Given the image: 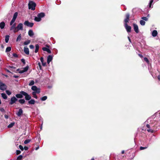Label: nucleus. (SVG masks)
I'll return each mask as SVG.
<instances>
[{
    "label": "nucleus",
    "instance_id": "f257e3e1",
    "mask_svg": "<svg viewBox=\"0 0 160 160\" xmlns=\"http://www.w3.org/2000/svg\"><path fill=\"white\" fill-rule=\"evenodd\" d=\"M31 89L34 91L32 92V94L33 98L36 99L38 98V97L36 95V93H39L40 92V90L36 86H33L32 87Z\"/></svg>",
    "mask_w": 160,
    "mask_h": 160
},
{
    "label": "nucleus",
    "instance_id": "f03ea898",
    "mask_svg": "<svg viewBox=\"0 0 160 160\" xmlns=\"http://www.w3.org/2000/svg\"><path fill=\"white\" fill-rule=\"evenodd\" d=\"M28 8L32 10H35L36 6V4L32 1H29L28 4Z\"/></svg>",
    "mask_w": 160,
    "mask_h": 160
},
{
    "label": "nucleus",
    "instance_id": "7ed1b4c3",
    "mask_svg": "<svg viewBox=\"0 0 160 160\" xmlns=\"http://www.w3.org/2000/svg\"><path fill=\"white\" fill-rule=\"evenodd\" d=\"M23 30V24L22 23H19L17 27H16V29L14 31V33L17 32L19 30Z\"/></svg>",
    "mask_w": 160,
    "mask_h": 160
},
{
    "label": "nucleus",
    "instance_id": "20e7f679",
    "mask_svg": "<svg viewBox=\"0 0 160 160\" xmlns=\"http://www.w3.org/2000/svg\"><path fill=\"white\" fill-rule=\"evenodd\" d=\"M22 93L23 95L25 96V99L26 100H29L31 99V96L29 95L28 93L22 91Z\"/></svg>",
    "mask_w": 160,
    "mask_h": 160
},
{
    "label": "nucleus",
    "instance_id": "39448f33",
    "mask_svg": "<svg viewBox=\"0 0 160 160\" xmlns=\"http://www.w3.org/2000/svg\"><path fill=\"white\" fill-rule=\"evenodd\" d=\"M7 88V85L0 81V90L4 91L6 90Z\"/></svg>",
    "mask_w": 160,
    "mask_h": 160
},
{
    "label": "nucleus",
    "instance_id": "423d86ee",
    "mask_svg": "<svg viewBox=\"0 0 160 160\" xmlns=\"http://www.w3.org/2000/svg\"><path fill=\"white\" fill-rule=\"evenodd\" d=\"M18 15V13L17 12H16L14 13L12 19L10 23V25H12L13 23L15 22L17 17Z\"/></svg>",
    "mask_w": 160,
    "mask_h": 160
},
{
    "label": "nucleus",
    "instance_id": "0eeeda50",
    "mask_svg": "<svg viewBox=\"0 0 160 160\" xmlns=\"http://www.w3.org/2000/svg\"><path fill=\"white\" fill-rule=\"evenodd\" d=\"M18 99L14 96H13L11 98L10 101L9 102L10 105H12L14 103H15L17 101Z\"/></svg>",
    "mask_w": 160,
    "mask_h": 160
},
{
    "label": "nucleus",
    "instance_id": "6e6552de",
    "mask_svg": "<svg viewBox=\"0 0 160 160\" xmlns=\"http://www.w3.org/2000/svg\"><path fill=\"white\" fill-rule=\"evenodd\" d=\"M24 24L25 25L30 27H32L34 24L33 23L29 22L28 21H25Z\"/></svg>",
    "mask_w": 160,
    "mask_h": 160
},
{
    "label": "nucleus",
    "instance_id": "1a4fd4ad",
    "mask_svg": "<svg viewBox=\"0 0 160 160\" xmlns=\"http://www.w3.org/2000/svg\"><path fill=\"white\" fill-rule=\"evenodd\" d=\"M28 69V66H27L26 67L22 68L21 70L18 71L20 73H23L27 71Z\"/></svg>",
    "mask_w": 160,
    "mask_h": 160
},
{
    "label": "nucleus",
    "instance_id": "9d476101",
    "mask_svg": "<svg viewBox=\"0 0 160 160\" xmlns=\"http://www.w3.org/2000/svg\"><path fill=\"white\" fill-rule=\"evenodd\" d=\"M124 26L128 32H130L131 31V28L130 26H128L127 23L124 24Z\"/></svg>",
    "mask_w": 160,
    "mask_h": 160
},
{
    "label": "nucleus",
    "instance_id": "9b49d317",
    "mask_svg": "<svg viewBox=\"0 0 160 160\" xmlns=\"http://www.w3.org/2000/svg\"><path fill=\"white\" fill-rule=\"evenodd\" d=\"M133 26L134 30L135 32L137 33H138L139 32V29L138 26L135 23H133Z\"/></svg>",
    "mask_w": 160,
    "mask_h": 160
},
{
    "label": "nucleus",
    "instance_id": "f8f14e48",
    "mask_svg": "<svg viewBox=\"0 0 160 160\" xmlns=\"http://www.w3.org/2000/svg\"><path fill=\"white\" fill-rule=\"evenodd\" d=\"M130 15L128 13H127L126 15V18L124 19V21L125 22L124 24L127 23L128 22L129 20V18Z\"/></svg>",
    "mask_w": 160,
    "mask_h": 160
},
{
    "label": "nucleus",
    "instance_id": "ddd939ff",
    "mask_svg": "<svg viewBox=\"0 0 160 160\" xmlns=\"http://www.w3.org/2000/svg\"><path fill=\"white\" fill-rule=\"evenodd\" d=\"M23 110L22 108H20L18 111L17 113V115L18 117H20L22 114Z\"/></svg>",
    "mask_w": 160,
    "mask_h": 160
},
{
    "label": "nucleus",
    "instance_id": "4468645a",
    "mask_svg": "<svg viewBox=\"0 0 160 160\" xmlns=\"http://www.w3.org/2000/svg\"><path fill=\"white\" fill-rule=\"evenodd\" d=\"M11 27L10 28V30H13V32H14V31L16 29V24L14 23L12 24V25H11Z\"/></svg>",
    "mask_w": 160,
    "mask_h": 160
},
{
    "label": "nucleus",
    "instance_id": "2eb2a0df",
    "mask_svg": "<svg viewBox=\"0 0 160 160\" xmlns=\"http://www.w3.org/2000/svg\"><path fill=\"white\" fill-rule=\"evenodd\" d=\"M52 59V57L51 55H49L47 57V63L49 64L50 62H51Z\"/></svg>",
    "mask_w": 160,
    "mask_h": 160
},
{
    "label": "nucleus",
    "instance_id": "dca6fc26",
    "mask_svg": "<svg viewBox=\"0 0 160 160\" xmlns=\"http://www.w3.org/2000/svg\"><path fill=\"white\" fill-rule=\"evenodd\" d=\"M22 91H21L20 93L16 95V97L18 98H21L23 97V94L22 93Z\"/></svg>",
    "mask_w": 160,
    "mask_h": 160
},
{
    "label": "nucleus",
    "instance_id": "f3484780",
    "mask_svg": "<svg viewBox=\"0 0 160 160\" xmlns=\"http://www.w3.org/2000/svg\"><path fill=\"white\" fill-rule=\"evenodd\" d=\"M42 49L43 51H46L49 53H50L51 52L50 50L48 48L46 47L43 48Z\"/></svg>",
    "mask_w": 160,
    "mask_h": 160
},
{
    "label": "nucleus",
    "instance_id": "a211bd4d",
    "mask_svg": "<svg viewBox=\"0 0 160 160\" xmlns=\"http://www.w3.org/2000/svg\"><path fill=\"white\" fill-rule=\"evenodd\" d=\"M24 51L25 53L27 54H29V49L28 48H24Z\"/></svg>",
    "mask_w": 160,
    "mask_h": 160
},
{
    "label": "nucleus",
    "instance_id": "6ab92c4d",
    "mask_svg": "<svg viewBox=\"0 0 160 160\" xmlns=\"http://www.w3.org/2000/svg\"><path fill=\"white\" fill-rule=\"evenodd\" d=\"M28 34L30 37H32L34 35V33L32 30H30L28 31Z\"/></svg>",
    "mask_w": 160,
    "mask_h": 160
},
{
    "label": "nucleus",
    "instance_id": "aec40b11",
    "mask_svg": "<svg viewBox=\"0 0 160 160\" xmlns=\"http://www.w3.org/2000/svg\"><path fill=\"white\" fill-rule=\"evenodd\" d=\"M157 34L158 32L156 30H154L152 31V36L155 37L157 36Z\"/></svg>",
    "mask_w": 160,
    "mask_h": 160
},
{
    "label": "nucleus",
    "instance_id": "412c9836",
    "mask_svg": "<svg viewBox=\"0 0 160 160\" xmlns=\"http://www.w3.org/2000/svg\"><path fill=\"white\" fill-rule=\"evenodd\" d=\"M5 26V23L4 22H2L0 23V28L1 29H2L4 28Z\"/></svg>",
    "mask_w": 160,
    "mask_h": 160
},
{
    "label": "nucleus",
    "instance_id": "4be33fe9",
    "mask_svg": "<svg viewBox=\"0 0 160 160\" xmlns=\"http://www.w3.org/2000/svg\"><path fill=\"white\" fill-rule=\"evenodd\" d=\"M41 18L38 16V15H37V16L36 17L34 18V20L37 22H39L41 20Z\"/></svg>",
    "mask_w": 160,
    "mask_h": 160
},
{
    "label": "nucleus",
    "instance_id": "5701e85b",
    "mask_svg": "<svg viewBox=\"0 0 160 160\" xmlns=\"http://www.w3.org/2000/svg\"><path fill=\"white\" fill-rule=\"evenodd\" d=\"M41 18L38 16V15H37V16L36 17L34 18V20L37 22H39L41 20Z\"/></svg>",
    "mask_w": 160,
    "mask_h": 160
},
{
    "label": "nucleus",
    "instance_id": "b1692460",
    "mask_svg": "<svg viewBox=\"0 0 160 160\" xmlns=\"http://www.w3.org/2000/svg\"><path fill=\"white\" fill-rule=\"evenodd\" d=\"M35 101L33 99H31L28 102V103L30 104H34L35 103Z\"/></svg>",
    "mask_w": 160,
    "mask_h": 160
},
{
    "label": "nucleus",
    "instance_id": "393cba45",
    "mask_svg": "<svg viewBox=\"0 0 160 160\" xmlns=\"http://www.w3.org/2000/svg\"><path fill=\"white\" fill-rule=\"evenodd\" d=\"M38 16L40 17L41 18L44 17L45 14L43 12L40 13L38 14Z\"/></svg>",
    "mask_w": 160,
    "mask_h": 160
},
{
    "label": "nucleus",
    "instance_id": "a878e982",
    "mask_svg": "<svg viewBox=\"0 0 160 160\" xmlns=\"http://www.w3.org/2000/svg\"><path fill=\"white\" fill-rule=\"evenodd\" d=\"M1 96L2 98L4 99H7L8 97L7 95L4 93H2L1 94Z\"/></svg>",
    "mask_w": 160,
    "mask_h": 160
},
{
    "label": "nucleus",
    "instance_id": "bb28decb",
    "mask_svg": "<svg viewBox=\"0 0 160 160\" xmlns=\"http://www.w3.org/2000/svg\"><path fill=\"white\" fill-rule=\"evenodd\" d=\"M39 48V46L38 44H37L35 45V52L37 53L38 52Z\"/></svg>",
    "mask_w": 160,
    "mask_h": 160
},
{
    "label": "nucleus",
    "instance_id": "cd10ccee",
    "mask_svg": "<svg viewBox=\"0 0 160 160\" xmlns=\"http://www.w3.org/2000/svg\"><path fill=\"white\" fill-rule=\"evenodd\" d=\"M21 38H22L21 35V34H20L18 36V37L17 38V39H16V41L17 42L20 41L21 40Z\"/></svg>",
    "mask_w": 160,
    "mask_h": 160
},
{
    "label": "nucleus",
    "instance_id": "c85d7f7f",
    "mask_svg": "<svg viewBox=\"0 0 160 160\" xmlns=\"http://www.w3.org/2000/svg\"><path fill=\"white\" fill-rule=\"evenodd\" d=\"M18 102L21 104H24L25 102V100L24 99H21L18 100Z\"/></svg>",
    "mask_w": 160,
    "mask_h": 160
},
{
    "label": "nucleus",
    "instance_id": "c756f323",
    "mask_svg": "<svg viewBox=\"0 0 160 160\" xmlns=\"http://www.w3.org/2000/svg\"><path fill=\"white\" fill-rule=\"evenodd\" d=\"M9 37V35H6L5 36V41L6 43H8V42Z\"/></svg>",
    "mask_w": 160,
    "mask_h": 160
},
{
    "label": "nucleus",
    "instance_id": "7c9ffc66",
    "mask_svg": "<svg viewBox=\"0 0 160 160\" xmlns=\"http://www.w3.org/2000/svg\"><path fill=\"white\" fill-rule=\"evenodd\" d=\"M140 24L142 26H144L145 24V22L144 20H141L140 21Z\"/></svg>",
    "mask_w": 160,
    "mask_h": 160
},
{
    "label": "nucleus",
    "instance_id": "2f4dec72",
    "mask_svg": "<svg viewBox=\"0 0 160 160\" xmlns=\"http://www.w3.org/2000/svg\"><path fill=\"white\" fill-rule=\"evenodd\" d=\"M14 122H12L8 126V128H12L14 126Z\"/></svg>",
    "mask_w": 160,
    "mask_h": 160
},
{
    "label": "nucleus",
    "instance_id": "473e14b6",
    "mask_svg": "<svg viewBox=\"0 0 160 160\" xmlns=\"http://www.w3.org/2000/svg\"><path fill=\"white\" fill-rule=\"evenodd\" d=\"M47 98V97L46 96H43L41 98V100L42 101H44L46 100Z\"/></svg>",
    "mask_w": 160,
    "mask_h": 160
},
{
    "label": "nucleus",
    "instance_id": "72a5a7b5",
    "mask_svg": "<svg viewBox=\"0 0 160 160\" xmlns=\"http://www.w3.org/2000/svg\"><path fill=\"white\" fill-rule=\"evenodd\" d=\"M30 42V40H28L27 41H25L24 42V45H27L29 44Z\"/></svg>",
    "mask_w": 160,
    "mask_h": 160
},
{
    "label": "nucleus",
    "instance_id": "f704fd0d",
    "mask_svg": "<svg viewBox=\"0 0 160 160\" xmlns=\"http://www.w3.org/2000/svg\"><path fill=\"white\" fill-rule=\"evenodd\" d=\"M11 47H8L6 49V52H10V51H11Z\"/></svg>",
    "mask_w": 160,
    "mask_h": 160
},
{
    "label": "nucleus",
    "instance_id": "c9c22d12",
    "mask_svg": "<svg viewBox=\"0 0 160 160\" xmlns=\"http://www.w3.org/2000/svg\"><path fill=\"white\" fill-rule=\"evenodd\" d=\"M31 141L30 139H27L25 140L24 142V143L25 144H27L29 143Z\"/></svg>",
    "mask_w": 160,
    "mask_h": 160
},
{
    "label": "nucleus",
    "instance_id": "e433bc0d",
    "mask_svg": "<svg viewBox=\"0 0 160 160\" xmlns=\"http://www.w3.org/2000/svg\"><path fill=\"white\" fill-rule=\"evenodd\" d=\"M142 19L145 21H147L148 20V18L146 17H143L141 18Z\"/></svg>",
    "mask_w": 160,
    "mask_h": 160
},
{
    "label": "nucleus",
    "instance_id": "4c0bfd02",
    "mask_svg": "<svg viewBox=\"0 0 160 160\" xmlns=\"http://www.w3.org/2000/svg\"><path fill=\"white\" fill-rule=\"evenodd\" d=\"M34 81L33 80H32L29 84V86H32L34 84Z\"/></svg>",
    "mask_w": 160,
    "mask_h": 160
},
{
    "label": "nucleus",
    "instance_id": "58836bf2",
    "mask_svg": "<svg viewBox=\"0 0 160 160\" xmlns=\"http://www.w3.org/2000/svg\"><path fill=\"white\" fill-rule=\"evenodd\" d=\"M6 92L8 95H10L11 94V92L8 90H6Z\"/></svg>",
    "mask_w": 160,
    "mask_h": 160
},
{
    "label": "nucleus",
    "instance_id": "ea45409f",
    "mask_svg": "<svg viewBox=\"0 0 160 160\" xmlns=\"http://www.w3.org/2000/svg\"><path fill=\"white\" fill-rule=\"evenodd\" d=\"M22 155H20L19 156L18 158H17V159L18 160H21L22 159Z\"/></svg>",
    "mask_w": 160,
    "mask_h": 160
},
{
    "label": "nucleus",
    "instance_id": "a19ab883",
    "mask_svg": "<svg viewBox=\"0 0 160 160\" xmlns=\"http://www.w3.org/2000/svg\"><path fill=\"white\" fill-rule=\"evenodd\" d=\"M153 0H151L150 1V2L149 3V8H151V5L152 3L153 2Z\"/></svg>",
    "mask_w": 160,
    "mask_h": 160
},
{
    "label": "nucleus",
    "instance_id": "79ce46f5",
    "mask_svg": "<svg viewBox=\"0 0 160 160\" xmlns=\"http://www.w3.org/2000/svg\"><path fill=\"white\" fill-rule=\"evenodd\" d=\"M147 148H148V147H140V149L141 150H142Z\"/></svg>",
    "mask_w": 160,
    "mask_h": 160
},
{
    "label": "nucleus",
    "instance_id": "37998d69",
    "mask_svg": "<svg viewBox=\"0 0 160 160\" xmlns=\"http://www.w3.org/2000/svg\"><path fill=\"white\" fill-rule=\"evenodd\" d=\"M0 111L2 112H5V111L3 108H0Z\"/></svg>",
    "mask_w": 160,
    "mask_h": 160
},
{
    "label": "nucleus",
    "instance_id": "c03bdc74",
    "mask_svg": "<svg viewBox=\"0 0 160 160\" xmlns=\"http://www.w3.org/2000/svg\"><path fill=\"white\" fill-rule=\"evenodd\" d=\"M147 131L148 132H151L152 133H153V130H152V129H150L149 128V129H147Z\"/></svg>",
    "mask_w": 160,
    "mask_h": 160
},
{
    "label": "nucleus",
    "instance_id": "a18cd8bd",
    "mask_svg": "<svg viewBox=\"0 0 160 160\" xmlns=\"http://www.w3.org/2000/svg\"><path fill=\"white\" fill-rule=\"evenodd\" d=\"M19 148L22 150H23V147L21 145H20L19 146Z\"/></svg>",
    "mask_w": 160,
    "mask_h": 160
},
{
    "label": "nucleus",
    "instance_id": "49530a36",
    "mask_svg": "<svg viewBox=\"0 0 160 160\" xmlns=\"http://www.w3.org/2000/svg\"><path fill=\"white\" fill-rule=\"evenodd\" d=\"M21 61L24 64H25V62L24 59L23 58L21 60Z\"/></svg>",
    "mask_w": 160,
    "mask_h": 160
},
{
    "label": "nucleus",
    "instance_id": "de8ad7c7",
    "mask_svg": "<svg viewBox=\"0 0 160 160\" xmlns=\"http://www.w3.org/2000/svg\"><path fill=\"white\" fill-rule=\"evenodd\" d=\"M144 60L147 62L148 63L149 62L148 60V59L147 58H144Z\"/></svg>",
    "mask_w": 160,
    "mask_h": 160
},
{
    "label": "nucleus",
    "instance_id": "09e8293b",
    "mask_svg": "<svg viewBox=\"0 0 160 160\" xmlns=\"http://www.w3.org/2000/svg\"><path fill=\"white\" fill-rule=\"evenodd\" d=\"M21 152L20 150H17L16 151V154L17 155H18L20 154L21 153Z\"/></svg>",
    "mask_w": 160,
    "mask_h": 160
},
{
    "label": "nucleus",
    "instance_id": "8fccbe9b",
    "mask_svg": "<svg viewBox=\"0 0 160 160\" xmlns=\"http://www.w3.org/2000/svg\"><path fill=\"white\" fill-rule=\"evenodd\" d=\"M13 56L16 58H17L18 57V55L16 53H13L12 54Z\"/></svg>",
    "mask_w": 160,
    "mask_h": 160
},
{
    "label": "nucleus",
    "instance_id": "3c124183",
    "mask_svg": "<svg viewBox=\"0 0 160 160\" xmlns=\"http://www.w3.org/2000/svg\"><path fill=\"white\" fill-rule=\"evenodd\" d=\"M40 61H41V62H42V63L43 62V58H42V57H41L40 58Z\"/></svg>",
    "mask_w": 160,
    "mask_h": 160
},
{
    "label": "nucleus",
    "instance_id": "603ef678",
    "mask_svg": "<svg viewBox=\"0 0 160 160\" xmlns=\"http://www.w3.org/2000/svg\"><path fill=\"white\" fill-rule=\"evenodd\" d=\"M29 47L31 49H33L34 48V47L33 45H31L29 46Z\"/></svg>",
    "mask_w": 160,
    "mask_h": 160
},
{
    "label": "nucleus",
    "instance_id": "864d4df0",
    "mask_svg": "<svg viewBox=\"0 0 160 160\" xmlns=\"http://www.w3.org/2000/svg\"><path fill=\"white\" fill-rule=\"evenodd\" d=\"M24 148L25 150H28V147L27 146L24 147Z\"/></svg>",
    "mask_w": 160,
    "mask_h": 160
},
{
    "label": "nucleus",
    "instance_id": "5fc2aeb1",
    "mask_svg": "<svg viewBox=\"0 0 160 160\" xmlns=\"http://www.w3.org/2000/svg\"><path fill=\"white\" fill-rule=\"evenodd\" d=\"M42 65L43 66H46V62H42Z\"/></svg>",
    "mask_w": 160,
    "mask_h": 160
},
{
    "label": "nucleus",
    "instance_id": "6e6d98bb",
    "mask_svg": "<svg viewBox=\"0 0 160 160\" xmlns=\"http://www.w3.org/2000/svg\"><path fill=\"white\" fill-rule=\"evenodd\" d=\"M38 65L40 68L41 69V64H40V62H39L38 63Z\"/></svg>",
    "mask_w": 160,
    "mask_h": 160
},
{
    "label": "nucleus",
    "instance_id": "4d7b16f0",
    "mask_svg": "<svg viewBox=\"0 0 160 160\" xmlns=\"http://www.w3.org/2000/svg\"><path fill=\"white\" fill-rule=\"evenodd\" d=\"M138 55L141 58H142L143 57L142 55L141 54H138Z\"/></svg>",
    "mask_w": 160,
    "mask_h": 160
},
{
    "label": "nucleus",
    "instance_id": "13d9d810",
    "mask_svg": "<svg viewBox=\"0 0 160 160\" xmlns=\"http://www.w3.org/2000/svg\"><path fill=\"white\" fill-rule=\"evenodd\" d=\"M147 126V127L148 128H150V126L149 125V124H147V126Z\"/></svg>",
    "mask_w": 160,
    "mask_h": 160
},
{
    "label": "nucleus",
    "instance_id": "bf43d9fd",
    "mask_svg": "<svg viewBox=\"0 0 160 160\" xmlns=\"http://www.w3.org/2000/svg\"><path fill=\"white\" fill-rule=\"evenodd\" d=\"M158 80L160 81V75H158Z\"/></svg>",
    "mask_w": 160,
    "mask_h": 160
},
{
    "label": "nucleus",
    "instance_id": "052dcab7",
    "mask_svg": "<svg viewBox=\"0 0 160 160\" xmlns=\"http://www.w3.org/2000/svg\"><path fill=\"white\" fill-rule=\"evenodd\" d=\"M39 148V147H37L36 148H35V150H38Z\"/></svg>",
    "mask_w": 160,
    "mask_h": 160
},
{
    "label": "nucleus",
    "instance_id": "680f3d73",
    "mask_svg": "<svg viewBox=\"0 0 160 160\" xmlns=\"http://www.w3.org/2000/svg\"><path fill=\"white\" fill-rule=\"evenodd\" d=\"M5 118H8V116H7V115H5Z\"/></svg>",
    "mask_w": 160,
    "mask_h": 160
},
{
    "label": "nucleus",
    "instance_id": "e2e57ef3",
    "mask_svg": "<svg viewBox=\"0 0 160 160\" xmlns=\"http://www.w3.org/2000/svg\"><path fill=\"white\" fill-rule=\"evenodd\" d=\"M124 150L122 151L121 152V153L122 154H123L124 153Z\"/></svg>",
    "mask_w": 160,
    "mask_h": 160
},
{
    "label": "nucleus",
    "instance_id": "0e129e2a",
    "mask_svg": "<svg viewBox=\"0 0 160 160\" xmlns=\"http://www.w3.org/2000/svg\"><path fill=\"white\" fill-rule=\"evenodd\" d=\"M14 77H15V78H17L18 77V76H14Z\"/></svg>",
    "mask_w": 160,
    "mask_h": 160
},
{
    "label": "nucleus",
    "instance_id": "69168bd1",
    "mask_svg": "<svg viewBox=\"0 0 160 160\" xmlns=\"http://www.w3.org/2000/svg\"><path fill=\"white\" fill-rule=\"evenodd\" d=\"M128 39H129V40L130 42V38L129 37H128Z\"/></svg>",
    "mask_w": 160,
    "mask_h": 160
},
{
    "label": "nucleus",
    "instance_id": "338daca9",
    "mask_svg": "<svg viewBox=\"0 0 160 160\" xmlns=\"http://www.w3.org/2000/svg\"><path fill=\"white\" fill-rule=\"evenodd\" d=\"M94 160V158H92L91 159V160Z\"/></svg>",
    "mask_w": 160,
    "mask_h": 160
},
{
    "label": "nucleus",
    "instance_id": "774afa93",
    "mask_svg": "<svg viewBox=\"0 0 160 160\" xmlns=\"http://www.w3.org/2000/svg\"><path fill=\"white\" fill-rule=\"evenodd\" d=\"M149 17V15H148V17Z\"/></svg>",
    "mask_w": 160,
    "mask_h": 160
}]
</instances>
